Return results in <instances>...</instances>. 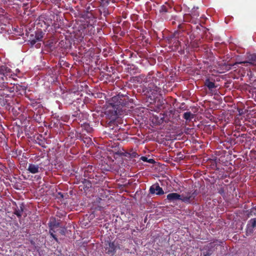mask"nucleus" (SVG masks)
I'll return each mask as SVG.
<instances>
[{
    "mask_svg": "<svg viewBox=\"0 0 256 256\" xmlns=\"http://www.w3.org/2000/svg\"><path fill=\"white\" fill-rule=\"evenodd\" d=\"M122 104L123 102L119 101L116 104L110 103L109 104V106L106 110L105 114L111 120H114L117 118L118 112L116 106Z\"/></svg>",
    "mask_w": 256,
    "mask_h": 256,
    "instance_id": "f257e3e1",
    "label": "nucleus"
},
{
    "mask_svg": "<svg viewBox=\"0 0 256 256\" xmlns=\"http://www.w3.org/2000/svg\"><path fill=\"white\" fill-rule=\"evenodd\" d=\"M117 248H120V247L114 242H110L108 240L105 241L104 249L106 252L110 256H113L115 254Z\"/></svg>",
    "mask_w": 256,
    "mask_h": 256,
    "instance_id": "f03ea898",
    "label": "nucleus"
},
{
    "mask_svg": "<svg viewBox=\"0 0 256 256\" xmlns=\"http://www.w3.org/2000/svg\"><path fill=\"white\" fill-rule=\"evenodd\" d=\"M236 64H244L246 66H256V54H248L246 56V60L242 62H238L233 66Z\"/></svg>",
    "mask_w": 256,
    "mask_h": 256,
    "instance_id": "7ed1b4c3",
    "label": "nucleus"
},
{
    "mask_svg": "<svg viewBox=\"0 0 256 256\" xmlns=\"http://www.w3.org/2000/svg\"><path fill=\"white\" fill-rule=\"evenodd\" d=\"M196 194H197L195 191L183 193L180 194L182 196L181 200L185 203H191L194 199Z\"/></svg>",
    "mask_w": 256,
    "mask_h": 256,
    "instance_id": "20e7f679",
    "label": "nucleus"
},
{
    "mask_svg": "<svg viewBox=\"0 0 256 256\" xmlns=\"http://www.w3.org/2000/svg\"><path fill=\"white\" fill-rule=\"evenodd\" d=\"M26 170L29 173L32 174H36L41 172L42 168L40 167L38 164H29Z\"/></svg>",
    "mask_w": 256,
    "mask_h": 256,
    "instance_id": "39448f33",
    "label": "nucleus"
},
{
    "mask_svg": "<svg viewBox=\"0 0 256 256\" xmlns=\"http://www.w3.org/2000/svg\"><path fill=\"white\" fill-rule=\"evenodd\" d=\"M256 228V218L250 219L246 226V233L247 235L251 234Z\"/></svg>",
    "mask_w": 256,
    "mask_h": 256,
    "instance_id": "423d86ee",
    "label": "nucleus"
},
{
    "mask_svg": "<svg viewBox=\"0 0 256 256\" xmlns=\"http://www.w3.org/2000/svg\"><path fill=\"white\" fill-rule=\"evenodd\" d=\"M0 74L4 76L5 77L8 76L14 79V76H15L14 73L11 71V70L6 66H0Z\"/></svg>",
    "mask_w": 256,
    "mask_h": 256,
    "instance_id": "0eeeda50",
    "label": "nucleus"
},
{
    "mask_svg": "<svg viewBox=\"0 0 256 256\" xmlns=\"http://www.w3.org/2000/svg\"><path fill=\"white\" fill-rule=\"evenodd\" d=\"M42 38V32H36L35 36L31 35L30 38V42L32 46H34L36 42L41 41Z\"/></svg>",
    "mask_w": 256,
    "mask_h": 256,
    "instance_id": "6e6552de",
    "label": "nucleus"
},
{
    "mask_svg": "<svg viewBox=\"0 0 256 256\" xmlns=\"http://www.w3.org/2000/svg\"><path fill=\"white\" fill-rule=\"evenodd\" d=\"M150 192L152 194H156L158 195H161L164 194L162 188L158 184H154L150 188Z\"/></svg>",
    "mask_w": 256,
    "mask_h": 256,
    "instance_id": "1a4fd4ad",
    "label": "nucleus"
},
{
    "mask_svg": "<svg viewBox=\"0 0 256 256\" xmlns=\"http://www.w3.org/2000/svg\"><path fill=\"white\" fill-rule=\"evenodd\" d=\"M182 196L177 193L172 192L168 194L166 196V199L170 202H174L178 200H181Z\"/></svg>",
    "mask_w": 256,
    "mask_h": 256,
    "instance_id": "9d476101",
    "label": "nucleus"
},
{
    "mask_svg": "<svg viewBox=\"0 0 256 256\" xmlns=\"http://www.w3.org/2000/svg\"><path fill=\"white\" fill-rule=\"evenodd\" d=\"M194 118V114L190 112H186L184 114V118L186 120L190 121Z\"/></svg>",
    "mask_w": 256,
    "mask_h": 256,
    "instance_id": "9b49d317",
    "label": "nucleus"
},
{
    "mask_svg": "<svg viewBox=\"0 0 256 256\" xmlns=\"http://www.w3.org/2000/svg\"><path fill=\"white\" fill-rule=\"evenodd\" d=\"M205 84L210 90H212L215 87L214 82H210L208 80H206Z\"/></svg>",
    "mask_w": 256,
    "mask_h": 256,
    "instance_id": "f8f14e48",
    "label": "nucleus"
},
{
    "mask_svg": "<svg viewBox=\"0 0 256 256\" xmlns=\"http://www.w3.org/2000/svg\"><path fill=\"white\" fill-rule=\"evenodd\" d=\"M23 205L22 204L21 206H20V208L15 210L14 213L18 217H20L23 212Z\"/></svg>",
    "mask_w": 256,
    "mask_h": 256,
    "instance_id": "ddd939ff",
    "label": "nucleus"
},
{
    "mask_svg": "<svg viewBox=\"0 0 256 256\" xmlns=\"http://www.w3.org/2000/svg\"><path fill=\"white\" fill-rule=\"evenodd\" d=\"M198 9V7H194L191 12L192 16L194 18H197L199 14L197 11Z\"/></svg>",
    "mask_w": 256,
    "mask_h": 256,
    "instance_id": "4468645a",
    "label": "nucleus"
},
{
    "mask_svg": "<svg viewBox=\"0 0 256 256\" xmlns=\"http://www.w3.org/2000/svg\"><path fill=\"white\" fill-rule=\"evenodd\" d=\"M212 250H209L208 252H206V253H205L204 251L203 252L204 256H210L212 254Z\"/></svg>",
    "mask_w": 256,
    "mask_h": 256,
    "instance_id": "2eb2a0df",
    "label": "nucleus"
},
{
    "mask_svg": "<svg viewBox=\"0 0 256 256\" xmlns=\"http://www.w3.org/2000/svg\"><path fill=\"white\" fill-rule=\"evenodd\" d=\"M50 234L51 236H52L54 238V240H57V239H56V237L55 235L53 234V232H54V231H52V229H51V230H50Z\"/></svg>",
    "mask_w": 256,
    "mask_h": 256,
    "instance_id": "dca6fc26",
    "label": "nucleus"
},
{
    "mask_svg": "<svg viewBox=\"0 0 256 256\" xmlns=\"http://www.w3.org/2000/svg\"><path fill=\"white\" fill-rule=\"evenodd\" d=\"M140 159L144 162H148V158L146 156H142V157H141Z\"/></svg>",
    "mask_w": 256,
    "mask_h": 256,
    "instance_id": "f3484780",
    "label": "nucleus"
},
{
    "mask_svg": "<svg viewBox=\"0 0 256 256\" xmlns=\"http://www.w3.org/2000/svg\"><path fill=\"white\" fill-rule=\"evenodd\" d=\"M86 30L85 29L82 30V32L81 33V35L82 36V38L86 35Z\"/></svg>",
    "mask_w": 256,
    "mask_h": 256,
    "instance_id": "a211bd4d",
    "label": "nucleus"
},
{
    "mask_svg": "<svg viewBox=\"0 0 256 256\" xmlns=\"http://www.w3.org/2000/svg\"><path fill=\"white\" fill-rule=\"evenodd\" d=\"M118 98H119L118 96H114L112 98V101L113 102H116V101L118 102Z\"/></svg>",
    "mask_w": 256,
    "mask_h": 256,
    "instance_id": "6ab92c4d",
    "label": "nucleus"
},
{
    "mask_svg": "<svg viewBox=\"0 0 256 256\" xmlns=\"http://www.w3.org/2000/svg\"><path fill=\"white\" fill-rule=\"evenodd\" d=\"M154 162V160L152 159H149L148 160V162H150V163H152Z\"/></svg>",
    "mask_w": 256,
    "mask_h": 256,
    "instance_id": "aec40b11",
    "label": "nucleus"
},
{
    "mask_svg": "<svg viewBox=\"0 0 256 256\" xmlns=\"http://www.w3.org/2000/svg\"><path fill=\"white\" fill-rule=\"evenodd\" d=\"M6 26V24H4V25H2V27H1V30H2L4 29V26Z\"/></svg>",
    "mask_w": 256,
    "mask_h": 256,
    "instance_id": "412c9836",
    "label": "nucleus"
},
{
    "mask_svg": "<svg viewBox=\"0 0 256 256\" xmlns=\"http://www.w3.org/2000/svg\"><path fill=\"white\" fill-rule=\"evenodd\" d=\"M36 48H38V47L40 46H39V44H37L36 45Z\"/></svg>",
    "mask_w": 256,
    "mask_h": 256,
    "instance_id": "4be33fe9",
    "label": "nucleus"
},
{
    "mask_svg": "<svg viewBox=\"0 0 256 256\" xmlns=\"http://www.w3.org/2000/svg\"><path fill=\"white\" fill-rule=\"evenodd\" d=\"M210 244L209 247H212V244Z\"/></svg>",
    "mask_w": 256,
    "mask_h": 256,
    "instance_id": "5701e85b",
    "label": "nucleus"
}]
</instances>
